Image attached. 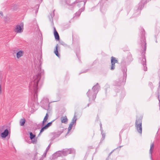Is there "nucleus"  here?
Segmentation results:
<instances>
[{
	"label": "nucleus",
	"mask_w": 160,
	"mask_h": 160,
	"mask_svg": "<svg viewBox=\"0 0 160 160\" xmlns=\"http://www.w3.org/2000/svg\"><path fill=\"white\" fill-rule=\"evenodd\" d=\"M39 72L38 74L33 76V78L29 84V90L33 94L34 99H32V102L30 105V102H29V106L32 108L34 103H36L37 101V93L38 90V83L41 78V76L43 73V70H42L40 67L38 68Z\"/></svg>",
	"instance_id": "obj_1"
},
{
	"label": "nucleus",
	"mask_w": 160,
	"mask_h": 160,
	"mask_svg": "<svg viewBox=\"0 0 160 160\" xmlns=\"http://www.w3.org/2000/svg\"><path fill=\"white\" fill-rule=\"evenodd\" d=\"M140 42L142 48L143 49L142 53L143 54V56L141 60V62L143 65V70L144 71H147V67L146 66V60L145 56L143 55L145 53V51L146 49V42L144 34L143 32H142Z\"/></svg>",
	"instance_id": "obj_2"
},
{
	"label": "nucleus",
	"mask_w": 160,
	"mask_h": 160,
	"mask_svg": "<svg viewBox=\"0 0 160 160\" xmlns=\"http://www.w3.org/2000/svg\"><path fill=\"white\" fill-rule=\"evenodd\" d=\"M99 89V85L98 83H97L92 88L91 90H88L87 94L89 98V101L94 100L95 99Z\"/></svg>",
	"instance_id": "obj_3"
},
{
	"label": "nucleus",
	"mask_w": 160,
	"mask_h": 160,
	"mask_svg": "<svg viewBox=\"0 0 160 160\" xmlns=\"http://www.w3.org/2000/svg\"><path fill=\"white\" fill-rule=\"evenodd\" d=\"M135 127L138 132L141 134L142 133V120L140 119H137L135 122Z\"/></svg>",
	"instance_id": "obj_4"
},
{
	"label": "nucleus",
	"mask_w": 160,
	"mask_h": 160,
	"mask_svg": "<svg viewBox=\"0 0 160 160\" xmlns=\"http://www.w3.org/2000/svg\"><path fill=\"white\" fill-rule=\"evenodd\" d=\"M149 0H141L140 2L139 3L138 5V7L137 8L136 10H137V14H136V15H134L135 16H136L137 15H138L140 14V11L143 8L144 4Z\"/></svg>",
	"instance_id": "obj_5"
},
{
	"label": "nucleus",
	"mask_w": 160,
	"mask_h": 160,
	"mask_svg": "<svg viewBox=\"0 0 160 160\" xmlns=\"http://www.w3.org/2000/svg\"><path fill=\"white\" fill-rule=\"evenodd\" d=\"M62 151V157L67 156L69 154L74 153L75 152V150L73 148H70Z\"/></svg>",
	"instance_id": "obj_6"
},
{
	"label": "nucleus",
	"mask_w": 160,
	"mask_h": 160,
	"mask_svg": "<svg viewBox=\"0 0 160 160\" xmlns=\"http://www.w3.org/2000/svg\"><path fill=\"white\" fill-rule=\"evenodd\" d=\"M42 103L43 104L42 107L43 108L46 110H48L49 108V103L48 100L47 98L44 99L42 101Z\"/></svg>",
	"instance_id": "obj_7"
},
{
	"label": "nucleus",
	"mask_w": 160,
	"mask_h": 160,
	"mask_svg": "<svg viewBox=\"0 0 160 160\" xmlns=\"http://www.w3.org/2000/svg\"><path fill=\"white\" fill-rule=\"evenodd\" d=\"M132 60V57L131 56H128L126 58L123 59L121 62L122 65H127L129 64Z\"/></svg>",
	"instance_id": "obj_8"
},
{
	"label": "nucleus",
	"mask_w": 160,
	"mask_h": 160,
	"mask_svg": "<svg viewBox=\"0 0 160 160\" xmlns=\"http://www.w3.org/2000/svg\"><path fill=\"white\" fill-rule=\"evenodd\" d=\"M23 31V24L21 23L20 25H18L16 26L15 32L17 33H21Z\"/></svg>",
	"instance_id": "obj_9"
},
{
	"label": "nucleus",
	"mask_w": 160,
	"mask_h": 160,
	"mask_svg": "<svg viewBox=\"0 0 160 160\" xmlns=\"http://www.w3.org/2000/svg\"><path fill=\"white\" fill-rule=\"evenodd\" d=\"M54 120L52 121V122H49L48 123V124H47L45 126H42V128L41 129L40 132L39 134L38 135H40V133L42 132H43L45 130L47 129L48 128V127H49L50 126H51L52 122H53Z\"/></svg>",
	"instance_id": "obj_10"
},
{
	"label": "nucleus",
	"mask_w": 160,
	"mask_h": 160,
	"mask_svg": "<svg viewBox=\"0 0 160 160\" xmlns=\"http://www.w3.org/2000/svg\"><path fill=\"white\" fill-rule=\"evenodd\" d=\"M85 2H83L82 1L78 2L77 1H76L75 2H74V4H75V5H77L79 7L82 6V8H84V6L85 4Z\"/></svg>",
	"instance_id": "obj_11"
},
{
	"label": "nucleus",
	"mask_w": 160,
	"mask_h": 160,
	"mask_svg": "<svg viewBox=\"0 0 160 160\" xmlns=\"http://www.w3.org/2000/svg\"><path fill=\"white\" fill-rule=\"evenodd\" d=\"M29 134L30 138V139L32 140V143H36V140L35 139L33 140L35 137V135L33 134L32 133V132H30Z\"/></svg>",
	"instance_id": "obj_12"
},
{
	"label": "nucleus",
	"mask_w": 160,
	"mask_h": 160,
	"mask_svg": "<svg viewBox=\"0 0 160 160\" xmlns=\"http://www.w3.org/2000/svg\"><path fill=\"white\" fill-rule=\"evenodd\" d=\"M8 130L7 129H6L3 132L1 133V136L3 138H5L8 136Z\"/></svg>",
	"instance_id": "obj_13"
},
{
	"label": "nucleus",
	"mask_w": 160,
	"mask_h": 160,
	"mask_svg": "<svg viewBox=\"0 0 160 160\" xmlns=\"http://www.w3.org/2000/svg\"><path fill=\"white\" fill-rule=\"evenodd\" d=\"M54 34L55 39L59 40L60 39L59 36L55 27L54 28Z\"/></svg>",
	"instance_id": "obj_14"
},
{
	"label": "nucleus",
	"mask_w": 160,
	"mask_h": 160,
	"mask_svg": "<svg viewBox=\"0 0 160 160\" xmlns=\"http://www.w3.org/2000/svg\"><path fill=\"white\" fill-rule=\"evenodd\" d=\"M61 120L62 123L66 124L68 122V119L66 116L61 117Z\"/></svg>",
	"instance_id": "obj_15"
},
{
	"label": "nucleus",
	"mask_w": 160,
	"mask_h": 160,
	"mask_svg": "<svg viewBox=\"0 0 160 160\" xmlns=\"http://www.w3.org/2000/svg\"><path fill=\"white\" fill-rule=\"evenodd\" d=\"M48 116H49L48 113H47L41 124V125L42 126H44L45 123L47 122V120L48 118Z\"/></svg>",
	"instance_id": "obj_16"
},
{
	"label": "nucleus",
	"mask_w": 160,
	"mask_h": 160,
	"mask_svg": "<svg viewBox=\"0 0 160 160\" xmlns=\"http://www.w3.org/2000/svg\"><path fill=\"white\" fill-rule=\"evenodd\" d=\"M154 148V144L152 143L150 145V148L149 150V153L150 155V158L151 159L152 158V153Z\"/></svg>",
	"instance_id": "obj_17"
},
{
	"label": "nucleus",
	"mask_w": 160,
	"mask_h": 160,
	"mask_svg": "<svg viewBox=\"0 0 160 160\" xmlns=\"http://www.w3.org/2000/svg\"><path fill=\"white\" fill-rule=\"evenodd\" d=\"M122 71L123 72V77L124 78H125L126 79L127 76V68L126 67H124L122 69Z\"/></svg>",
	"instance_id": "obj_18"
},
{
	"label": "nucleus",
	"mask_w": 160,
	"mask_h": 160,
	"mask_svg": "<svg viewBox=\"0 0 160 160\" xmlns=\"http://www.w3.org/2000/svg\"><path fill=\"white\" fill-rule=\"evenodd\" d=\"M62 151H59L54 153L53 155L56 157H58L61 156L62 157Z\"/></svg>",
	"instance_id": "obj_19"
},
{
	"label": "nucleus",
	"mask_w": 160,
	"mask_h": 160,
	"mask_svg": "<svg viewBox=\"0 0 160 160\" xmlns=\"http://www.w3.org/2000/svg\"><path fill=\"white\" fill-rule=\"evenodd\" d=\"M84 10V8H81L78 11L76 12L75 13V16H79L80 14H81V12L83 11Z\"/></svg>",
	"instance_id": "obj_20"
},
{
	"label": "nucleus",
	"mask_w": 160,
	"mask_h": 160,
	"mask_svg": "<svg viewBox=\"0 0 160 160\" xmlns=\"http://www.w3.org/2000/svg\"><path fill=\"white\" fill-rule=\"evenodd\" d=\"M125 81H123L122 82L120 81L118 82V81H116L115 82V85L117 86H119L122 85L124 83Z\"/></svg>",
	"instance_id": "obj_21"
},
{
	"label": "nucleus",
	"mask_w": 160,
	"mask_h": 160,
	"mask_svg": "<svg viewBox=\"0 0 160 160\" xmlns=\"http://www.w3.org/2000/svg\"><path fill=\"white\" fill-rule=\"evenodd\" d=\"M111 64H115V63H118V61L115 58L112 56L111 57Z\"/></svg>",
	"instance_id": "obj_22"
},
{
	"label": "nucleus",
	"mask_w": 160,
	"mask_h": 160,
	"mask_svg": "<svg viewBox=\"0 0 160 160\" xmlns=\"http://www.w3.org/2000/svg\"><path fill=\"white\" fill-rule=\"evenodd\" d=\"M74 125H75L74 123L72 122H71L68 128V131L67 132L66 135H68V134L69 133V132L71 130L72 128Z\"/></svg>",
	"instance_id": "obj_23"
},
{
	"label": "nucleus",
	"mask_w": 160,
	"mask_h": 160,
	"mask_svg": "<svg viewBox=\"0 0 160 160\" xmlns=\"http://www.w3.org/2000/svg\"><path fill=\"white\" fill-rule=\"evenodd\" d=\"M23 54V52L22 51H19L17 53V58H19L22 56Z\"/></svg>",
	"instance_id": "obj_24"
},
{
	"label": "nucleus",
	"mask_w": 160,
	"mask_h": 160,
	"mask_svg": "<svg viewBox=\"0 0 160 160\" xmlns=\"http://www.w3.org/2000/svg\"><path fill=\"white\" fill-rule=\"evenodd\" d=\"M58 44L55 47V49L54 51V53L55 54V55L58 57H60V55L59 54L58 52Z\"/></svg>",
	"instance_id": "obj_25"
},
{
	"label": "nucleus",
	"mask_w": 160,
	"mask_h": 160,
	"mask_svg": "<svg viewBox=\"0 0 160 160\" xmlns=\"http://www.w3.org/2000/svg\"><path fill=\"white\" fill-rule=\"evenodd\" d=\"M50 146H51V144L50 143L48 145V147H47V148L45 152H44V153L43 154L42 156L43 158L46 157V153H47V152L49 150V149L50 147Z\"/></svg>",
	"instance_id": "obj_26"
},
{
	"label": "nucleus",
	"mask_w": 160,
	"mask_h": 160,
	"mask_svg": "<svg viewBox=\"0 0 160 160\" xmlns=\"http://www.w3.org/2000/svg\"><path fill=\"white\" fill-rule=\"evenodd\" d=\"M62 132V131H60L55 133L54 135V138H57L58 137Z\"/></svg>",
	"instance_id": "obj_27"
},
{
	"label": "nucleus",
	"mask_w": 160,
	"mask_h": 160,
	"mask_svg": "<svg viewBox=\"0 0 160 160\" xmlns=\"http://www.w3.org/2000/svg\"><path fill=\"white\" fill-rule=\"evenodd\" d=\"M26 120L24 118L22 119L20 121V125L21 126H23L24 125Z\"/></svg>",
	"instance_id": "obj_28"
},
{
	"label": "nucleus",
	"mask_w": 160,
	"mask_h": 160,
	"mask_svg": "<svg viewBox=\"0 0 160 160\" xmlns=\"http://www.w3.org/2000/svg\"><path fill=\"white\" fill-rule=\"evenodd\" d=\"M100 127H101V134H102V138L101 140H103L104 139L105 137V134L104 133H102L103 130L102 129L101 124H100Z\"/></svg>",
	"instance_id": "obj_29"
},
{
	"label": "nucleus",
	"mask_w": 160,
	"mask_h": 160,
	"mask_svg": "<svg viewBox=\"0 0 160 160\" xmlns=\"http://www.w3.org/2000/svg\"><path fill=\"white\" fill-rule=\"evenodd\" d=\"M76 120H77V118H76V116L74 115L72 120L71 122H73L74 123L75 125H76Z\"/></svg>",
	"instance_id": "obj_30"
},
{
	"label": "nucleus",
	"mask_w": 160,
	"mask_h": 160,
	"mask_svg": "<svg viewBox=\"0 0 160 160\" xmlns=\"http://www.w3.org/2000/svg\"><path fill=\"white\" fill-rule=\"evenodd\" d=\"M111 67L110 68V69L111 70H114L115 68V65L114 64H111Z\"/></svg>",
	"instance_id": "obj_31"
},
{
	"label": "nucleus",
	"mask_w": 160,
	"mask_h": 160,
	"mask_svg": "<svg viewBox=\"0 0 160 160\" xmlns=\"http://www.w3.org/2000/svg\"><path fill=\"white\" fill-rule=\"evenodd\" d=\"M119 138H120L119 142H120V143H121L122 139H121V136L120 135V134L119 135Z\"/></svg>",
	"instance_id": "obj_32"
},
{
	"label": "nucleus",
	"mask_w": 160,
	"mask_h": 160,
	"mask_svg": "<svg viewBox=\"0 0 160 160\" xmlns=\"http://www.w3.org/2000/svg\"><path fill=\"white\" fill-rule=\"evenodd\" d=\"M54 12H52V13H51V16L52 17H52L54 16Z\"/></svg>",
	"instance_id": "obj_33"
},
{
	"label": "nucleus",
	"mask_w": 160,
	"mask_h": 160,
	"mask_svg": "<svg viewBox=\"0 0 160 160\" xmlns=\"http://www.w3.org/2000/svg\"><path fill=\"white\" fill-rule=\"evenodd\" d=\"M1 89H2V88H1V85L0 84V94H1L2 93Z\"/></svg>",
	"instance_id": "obj_34"
},
{
	"label": "nucleus",
	"mask_w": 160,
	"mask_h": 160,
	"mask_svg": "<svg viewBox=\"0 0 160 160\" xmlns=\"http://www.w3.org/2000/svg\"><path fill=\"white\" fill-rule=\"evenodd\" d=\"M2 14H3V13H2V12H0V14L1 15H2Z\"/></svg>",
	"instance_id": "obj_35"
},
{
	"label": "nucleus",
	"mask_w": 160,
	"mask_h": 160,
	"mask_svg": "<svg viewBox=\"0 0 160 160\" xmlns=\"http://www.w3.org/2000/svg\"><path fill=\"white\" fill-rule=\"evenodd\" d=\"M112 152H111L110 153H109V155H110L112 153Z\"/></svg>",
	"instance_id": "obj_36"
},
{
	"label": "nucleus",
	"mask_w": 160,
	"mask_h": 160,
	"mask_svg": "<svg viewBox=\"0 0 160 160\" xmlns=\"http://www.w3.org/2000/svg\"><path fill=\"white\" fill-rule=\"evenodd\" d=\"M142 31H144V30L143 29H142Z\"/></svg>",
	"instance_id": "obj_37"
},
{
	"label": "nucleus",
	"mask_w": 160,
	"mask_h": 160,
	"mask_svg": "<svg viewBox=\"0 0 160 160\" xmlns=\"http://www.w3.org/2000/svg\"><path fill=\"white\" fill-rule=\"evenodd\" d=\"M89 106V104H88V106Z\"/></svg>",
	"instance_id": "obj_38"
},
{
	"label": "nucleus",
	"mask_w": 160,
	"mask_h": 160,
	"mask_svg": "<svg viewBox=\"0 0 160 160\" xmlns=\"http://www.w3.org/2000/svg\"><path fill=\"white\" fill-rule=\"evenodd\" d=\"M122 147V146H119V148H121Z\"/></svg>",
	"instance_id": "obj_39"
},
{
	"label": "nucleus",
	"mask_w": 160,
	"mask_h": 160,
	"mask_svg": "<svg viewBox=\"0 0 160 160\" xmlns=\"http://www.w3.org/2000/svg\"><path fill=\"white\" fill-rule=\"evenodd\" d=\"M38 11V10H37V11H36V13H37Z\"/></svg>",
	"instance_id": "obj_40"
}]
</instances>
